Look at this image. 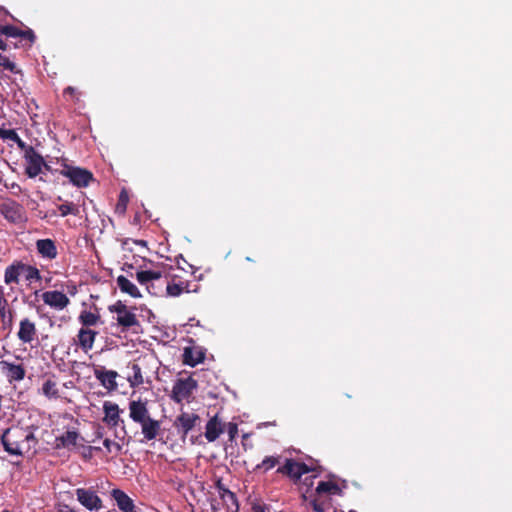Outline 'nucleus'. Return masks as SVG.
<instances>
[{
    "label": "nucleus",
    "instance_id": "43",
    "mask_svg": "<svg viewBox=\"0 0 512 512\" xmlns=\"http://www.w3.org/2000/svg\"><path fill=\"white\" fill-rule=\"evenodd\" d=\"M79 93L77 92L76 88L74 87H67L65 90H64V96L66 95H69L71 97H76Z\"/></svg>",
    "mask_w": 512,
    "mask_h": 512
},
{
    "label": "nucleus",
    "instance_id": "38",
    "mask_svg": "<svg viewBox=\"0 0 512 512\" xmlns=\"http://www.w3.org/2000/svg\"><path fill=\"white\" fill-rule=\"evenodd\" d=\"M309 505L312 507L313 512H329L330 508L325 506L323 502H317L313 499L309 500Z\"/></svg>",
    "mask_w": 512,
    "mask_h": 512
},
{
    "label": "nucleus",
    "instance_id": "32",
    "mask_svg": "<svg viewBox=\"0 0 512 512\" xmlns=\"http://www.w3.org/2000/svg\"><path fill=\"white\" fill-rule=\"evenodd\" d=\"M279 462V457L267 456L256 466V469H263L265 472L274 468Z\"/></svg>",
    "mask_w": 512,
    "mask_h": 512
},
{
    "label": "nucleus",
    "instance_id": "11",
    "mask_svg": "<svg viewBox=\"0 0 512 512\" xmlns=\"http://www.w3.org/2000/svg\"><path fill=\"white\" fill-rule=\"evenodd\" d=\"M42 299L45 304L57 310H63L70 303L69 298L60 291H47L42 294Z\"/></svg>",
    "mask_w": 512,
    "mask_h": 512
},
{
    "label": "nucleus",
    "instance_id": "44",
    "mask_svg": "<svg viewBox=\"0 0 512 512\" xmlns=\"http://www.w3.org/2000/svg\"><path fill=\"white\" fill-rule=\"evenodd\" d=\"M6 306L7 301L4 298H0V313L2 317L5 316Z\"/></svg>",
    "mask_w": 512,
    "mask_h": 512
},
{
    "label": "nucleus",
    "instance_id": "46",
    "mask_svg": "<svg viewBox=\"0 0 512 512\" xmlns=\"http://www.w3.org/2000/svg\"><path fill=\"white\" fill-rule=\"evenodd\" d=\"M8 48V45L5 41H3L2 39H0V50L2 51H6Z\"/></svg>",
    "mask_w": 512,
    "mask_h": 512
},
{
    "label": "nucleus",
    "instance_id": "16",
    "mask_svg": "<svg viewBox=\"0 0 512 512\" xmlns=\"http://www.w3.org/2000/svg\"><path fill=\"white\" fill-rule=\"evenodd\" d=\"M37 252L41 257L53 260L57 257V247L52 239H39L36 241Z\"/></svg>",
    "mask_w": 512,
    "mask_h": 512
},
{
    "label": "nucleus",
    "instance_id": "4",
    "mask_svg": "<svg viewBox=\"0 0 512 512\" xmlns=\"http://www.w3.org/2000/svg\"><path fill=\"white\" fill-rule=\"evenodd\" d=\"M60 173L63 176L69 178V180L75 186H78V187L88 186L89 183L91 182V180L93 179V175L90 171L83 169V168L69 166V165H64V167Z\"/></svg>",
    "mask_w": 512,
    "mask_h": 512
},
{
    "label": "nucleus",
    "instance_id": "1",
    "mask_svg": "<svg viewBox=\"0 0 512 512\" xmlns=\"http://www.w3.org/2000/svg\"><path fill=\"white\" fill-rule=\"evenodd\" d=\"M1 443L10 455L21 456L29 452L37 440L32 432L21 428H7L1 436Z\"/></svg>",
    "mask_w": 512,
    "mask_h": 512
},
{
    "label": "nucleus",
    "instance_id": "39",
    "mask_svg": "<svg viewBox=\"0 0 512 512\" xmlns=\"http://www.w3.org/2000/svg\"><path fill=\"white\" fill-rule=\"evenodd\" d=\"M136 278L141 285H148V283H149L148 271L137 272ZM147 289L150 291L149 286H147Z\"/></svg>",
    "mask_w": 512,
    "mask_h": 512
},
{
    "label": "nucleus",
    "instance_id": "8",
    "mask_svg": "<svg viewBox=\"0 0 512 512\" xmlns=\"http://www.w3.org/2000/svg\"><path fill=\"white\" fill-rule=\"evenodd\" d=\"M94 376L108 391H115L118 388L116 382L118 373L116 371L106 370L104 367H97L94 369Z\"/></svg>",
    "mask_w": 512,
    "mask_h": 512
},
{
    "label": "nucleus",
    "instance_id": "40",
    "mask_svg": "<svg viewBox=\"0 0 512 512\" xmlns=\"http://www.w3.org/2000/svg\"><path fill=\"white\" fill-rule=\"evenodd\" d=\"M103 445L109 453H111L113 449H115L117 452L121 450V446L110 439H105L103 441Z\"/></svg>",
    "mask_w": 512,
    "mask_h": 512
},
{
    "label": "nucleus",
    "instance_id": "26",
    "mask_svg": "<svg viewBox=\"0 0 512 512\" xmlns=\"http://www.w3.org/2000/svg\"><path fill=\"white\" fill-rule=\"evenodd\" d=\"M0 137L16 142L18 147L24 152V156L26 155L27 149L33 148L32 146L26 145V143L21 140L17 135L16 130H0Z\"/></svg>",
    "mask_w": 512,
    "mask_h": 512
},
{
    "label": "nucleus",
    "instance_id": "19",
    "mask_svg": "<svg viewBox=\"0 0 512 512\" xmlns=\"http://www.w3.org/2000/svg\"><path fill=\"white\" fill-rule=\"evenodd\" d=\"M36 334V327L33 322L25 318L21 320L17 336L23 343H30Z\"/></svg>",
    "mask_w": 512,
    "mask_h": 512
},
{
    "label": "nucleus",
    "instance_id": "15",
    "mask_svg": "<svg viewBox=\"0 0 512 512\" xmlns=\"http://www.w3.org/2000/svg\"><path fill=\"white\" fill-rule=\"evenodd\" d=\"M111 496L115 500L117 507L122 512H136L133 500L122 490L113 489Z\"/></svg>",
    "mask_w": 512,
    "mask_h": 512
},
{
    "label": "nucleus",
    "instance_id": "3",
    "mask_svg": "<svg viewBox=\"0 0 512 512\" xmlns=\"http://www.w3.org/2000/svg\"><path fill=\"white\" fill-rule=\"evenodd\" d=\"M197 387V381L192 377L180 378L173 385L171 399L176 403H181L184 400L189 402Z\"/></svg>",
    "mask_w": 512,
    "mask_h": 512
},
{
    "label": "nucleus",
    "instance_id": "23",
    "mask_svg": "<svg viewBox=\"0 0 512 512\" xmlns=\"http://www.w3.org/2000/svg\"><path fill=\"white\" fill-rule=\"evenodd\" d=\"M116 281L121 292L126 293L133 298H140L142 296L139 289L125 276H118Z\"/></svg>",
    "mask_w": 512,
    "mask_h": 512
},
{
    "label": "nucleus",
    "instance_id": "36",
    "mask_svg": "<svg viewBox=\"0 0 512 512\" xmlns=\"http://www.w3.org/2000/svg\"><path fill=\"white\" fill-rule=\"evenodd\" d=\"M0 66L3 67V69L8 70L12 73H18L16 64L12 62L7 56L2 55L0 53Z\"/></svg>",
    "mask_w": 512,
    "mask_h": 512
},
{
    "label": "nucleus",
    "instance_id": "20",
    "mask_svg": "<svg viewBox=\"0 0 512 512\" xmlns=\"http://www.w3.org/2000/svg\"><path fill=\"white\" fill-rule=\"evenodd\" d=\"M141 431L146 441H151L157 437L160 431V422L158 420L147 418L144 422L140 423Z\"/></svg>",
    "mask_w": 512,
    "mask_h": 512
},
{
    "label": "nucleus",
    "instance_id": "29",
    "mask_svg": "<svg viewBox=\"0 0 512 512\" xmlns=\"http://www.w3.org/2000/svg\"><path fill=\"white\" fill-rule=\"evenodd\" d=\"M217 489L219 492L220 497L225 502H231L236 509L238 508L237 499L233 492H231L229 489H227L220 481L217 482Z\"/></svg>",
    "mask_w": 512,
    "mask_h": 512
},
{
    "label": "nucleus",
    "instance_id": "25",
    "mask_svg": "<svg viewBox=\"0 0 512 512\" xmlns=\"http://www.w3.org/2000/svg\"><path fill=\"white\" fill-rule=\"evenodd\" d=\"M183 358L185 364L194 367L204 360V354L194 348H185Z\"/></svg>",
    "mask_w": 512,
    "mask_h": 512
},
{
    "label": "nucleus",
    "instance_id": "18",
    "mask_svg": "<svg viewBox=\"0 0 512 512\" xmlns=\"http://www.w3.org/2000/svg\"><path fill=\"white\" fill-rule=\"evenodd\" d=\"M21 275H23V263L21 261H16L5 269L4 282L7 285L18 284Z\"/></svg>",
    "mask_w": 512,
    "mask_h": 512
},
{
    "label": "nucleus",
    "instance_id": "7",
    "mask_svg": "<svg viewBox=\"0 0 512 512\" xmlns=\"http://www.w3.org/2000/svg\"><path fill=\"white\" fill-rule=\"evenodd\" d=\"M24 158L26 161L25 173L29 178L38 176L42 171V167L46 166L43 157L34 148L27 149Z\"/></svg>",
    "mask_w": 512,
    "mask_h": 512
},
{
    "label": "nucleus",
    "instance_id": "30",
    "mask_svg": "<svg viewBox=\"0 0 512 512\" xmlns=\"http://www.w3.org/2000/svg\"><path fill=\"white\" fill-rule=\"evenodd\" d=\"M23 275L27 281H39L41 280V274L40 271L31 265H27L23 263Z\"/></svg>",
    "mask_w": 512,
    "mask_h": 512
},
{
    "label": "nucleus",
    "instance_id": "14",
    "mask_svg": "<svg viewBox=\"0 0 512 512\" xmlns=\"http://www.w3.org/2000/svg\"><path fill=\"white\" fill-rule=\"evenodd\" d=\"M84 439L76 431H66L61 436L56 438L57 448H75L77 446H83Z\"/></svg>",
    "mask_w": 512,
    "mask_h": 512
},
{
    "label": "nucleus",
    "instance_id": "45",
    "mask_svg": "<svg viewBox=\"0 0 512 512\" xmlns=\"http://www.w3.org/2000/svg\"><path fill=\"white\" fill-rule=\"evenodd\" d=\"M253 510H254V512H267V511H266V509H265V507L260 506V505H258V506H254V507H253Z\"/></svg>",
    "mask_w": 512,
    "mask_h": 512
},
{
    "label": "nucleus",
    "instance_id": "35",
    "mask_svg": "<svg viewBox=\"0 0 512 512\" xmlns=\"http://www.w3.org/2000/svg\"><path fill=\"white\" fill-rule=\"evenodd\" d=\"M58 210L62 217H65L68 214L77 215L79 213L77 206L73 203L61 204L58 206Z\"/></svg>",
    "mask_w": 512,
    "mask_h": 512
},
{
    "label": "nucleus",
    "instance_id": "37",
    "mask_svg": "<svg viewBox=\"0 0 512 512\" xmlns=\"http://www.w3.org/2000/svg\"><path fill=\"white\" fill-rule=\"evenodd\" d=\"M18 38L28 40L29 46H31L36 40L35 33L31 29H27V30L20 29V34L18 35Z\"/></svg>",
    "mask_w": 512,
    "mask_h": 512
},
{
    "label": "nucleus",
    "instance_id": "21",
    "mask_svg": "<svg viewBox=\"0 0 512 512\" xmlns=\"http://www.w3.org/2000/svg\"><path fill=\"white\" fill-rule=\"evenodd\" d=\"M223 433V427L217 416L211 418L206 424L205 438L214 442Z\"/></svg>",
    "mask_w": 512,
    "mask_h": 512
},
{
    "label": "nucleus",
    "instance_id": "2",
    "mask_svg": "<svg viewBox=\"0 0 512 512\" xmlns=\"http://www.w3.org/2000/svg\"><path fill=\"white\" fill-rule=\"evenodd\" d=\"M0 214L14 225L24 224L28 220L24 207L13 199H4L0 202Z\"/></svg>",
    "mask_w": 512,
    "mask_h": 512
},
{
    "label": "nucleus",
    "instance_id": "42",
    "mask_svg": "<svg viewBox=\"0 0 512 512\" xmlns=\"http://www.w3.org/2000/svg\"><path fill=\"white\" fill-rule=\"evenodd\" d=\"M149 282L153 280H159L162 277V273L160 271H148Z\"/></svg>",
    "mask_w": 512,
    "mask_h": 512
},
{
    "label": "nucleus",
    "instance_id": "6",
    "mask_svg": "<svg viewBox=\"0 0 512 512\" xmlns=\"http://www.w3.org/2000/svg\"><path fill=\"white\" fill-rule=\"evenodd\" d=\"M75 494L79 503L90 511H99L103 506L102 500L93 489L78 488Z\"/></svg>",
    "mask_w": 512,
    "mask_h": 512
},
{
    "label": "nucleus",
    "instance_id": "5",
    "mask_svg": "<svg viewBox=\"0 0 512 512\" xmlns=\"http://www.w3.org/2000/svg\"><path fill=\"white\" fill-rule=\"evenodd\" d=\"M109 311L117 313V323L125 329L139 324L136 315L128 311L127 306L121 301L109 306Z\"/></svg>",
    "mask_w": 512,
    "mask_h": 512
},
{
    "label": "nucleus",
    "instance_id": "33",
    "mask_svg": "<svg viewBox=\"0 0 512 512\" xmlns=\"http://www.w3.org/2000/svg\"><path fill=\"white\" fill-rule=\"evenodd\" d=\"M0 34L6 37L18 38L20 29L13 25H2L0 24Z\"/></svg>",
    "mask_w": 512,
    "mask_h": 512
},
{
    "label": "nucleus",
    "instance_id": "12",
    "mask_svg": "<svg viewBox=\"0 0 512 512\" xmlns=\"http://www.w3.org/2000/svg\"><path fill=\"white\" fill-rule=\"evenodd\" d=\"M103 411V421L109 427H117L120 423H124V421L120 418V408L118 404L111 401H105L103 404Z\"/></svg>",
    "mask_w": 512,
    "mask_h": 512
},
{
    "label": "nucleus",
    "instance_id": "48",
    "mask_svg": "<svg viewBox=\"0 0 512 512\" xmlns=\"http://www.w3.org/2000/svg\"><path fill=\"white\" fill-rule=\"evenodd\" d=\"M2 512H9V511H2Z\"/></svg>",
    "mask_w": 512,
    "mask_h": 512
},
{
    "label": "nucleus",
    "instance_id": "24",
    "mask_svg": "<svg viewBox=\"0 0 512 512\" xmlns=\"http://www.w3.org/2000/svg\"><path fill=\"white\" fill-rule=\"evenodd\" d=\"M41 392L48 399H57L60 397L57 382L53 379V377H48L43 382Z\"/></svg>",
    "mask_w": 512,
    "mask_h": 512
},
{
    "label": "nucleus",
    "instance_id": "31",
    "mask_svg": "<svg viewBox=\"0 0 512 512\" xmlns=\"http://www.w3.org/2000/svg\"><path fill=\"white\" fill-rule=\"evenodd\" d=\"M99 320V315L94 314L90 311H83L79 316V321L84 326H94Z\"/></svg>",
    "mask_w": 512,
    "mask_h": 512
},
{
    "label": "nucleus",
    "instance_id": "22",
    "mask_svg": "<svg viewBox=\"0 0 512 512\" xmlns=\"http://www.w3.org/2000/svg\"><path fill=\"white\" fill-rule=\"evenodd\" d=\"M97 332L91 329L81 328L78 332V343L83 351L87 352L92 349Z\"/></svg>",
    "mask_w": 512,
    "mask_h": 512
},
{
    "label": "nucleus",
    "instance_id": "10",
    "mask_svg": "<svg viewBox=\"0 0 512 512\" xmlns=\"http://www.w3.org/2000/svg\"><path fill=\"white\" fill-rule=\"evenodd\" d=\"M310 469L304 463L297 462L293 459H287L282 467H279L277 472L286 474L292 478L299 479L302 475L308 473Z\"/></svg>",
    "mask_w": 512,
    "mask_h": 512
},
{
    "label": "nucleus",
    "instance_id": "27",
    "mask_svg": "<svg viewBox=\"0 0 512 512\" xmlns=\"http://www.w3.org/2000/svg\"><path fill=\"white\" fill-rule=\"evenodd\" d=\"M132 373L128 375L127 380L131 387H138L143 384V375L141 371V367L138 364H133L131 366Z\"/></svg>",
    "mask_w": 512,
    "mask_h": 512
},
{
    "label": "nucleus",
    "instance_id": "47",
    "mask_svg": "<svg viewBox=\"0 0 512 512\" xmlns=\"http://www.w3.org/2000/svg\"><path fill=\"white\" fill-rule=\"evenodd\" d=\"M139 244H140V245H145V244H146V242H145V241H143V240H141V241H139Z\"/></svg>",
    "mask_w": 512,
    "mask_h": 512
},
{
    "label": "nucleus",
    "instance_id": "13",
    "mask_svg": "<svg viewBox=\"0 0 512 512\" xmlns=\"http://www.w3.org/2000/svg\"><path fill=\"white\" fill-rule=\"evenodd\" d=\"M129 416L135 423H142L150 417L147 403L141 400H132L129 403Z\"/></svg>",
    "mask_w": 512,
    "mask_h": 512
},
{
    "label": "nucleus",
    "instance_id": "9",
    "mask_svg": "<svg viewBox=\"0 0 512 512\" xmlns=\"http://www.w3.org/2000/svg\"><path fill=\"white\" fill-rule=\"evenodd\" d=\"M199 416L194 413L182 412L174 421V427L185 437L196 425Z\"/></svg>",
    "mask_w": 512,
    "mask_h": 512
},
{
    "label": "nucleus",
    "instance_id": "28",
    "mask_svg": "<svg viewBox=\"0 0 512 512\" xmlns=\"http://www.w3.org/2000/svg\"><path fill=\"white\" fill-rule=\"evenodd\" d=\"M338 491H339V487L337 486V484H335L331 481H321L318 483V485L315 489L316 495H320V496H321V494H325V495L335 494Z\"/></svg>",
    "mask_w": 512,
    "mask_h": 512
},
{
    "label": "nucleus",
    "instance_id": "41",
    "mask_svg": "<svg viewBox=\"0 0 512 512\" xmlns=\"http://www.w3.org/2000/svg\"><path fill=\"white\" fill-rule=\"evenodd\" d=\"M311 499H313L314 501H317V502H323V503H325L326 507L330 508V498L328 497V495L321 494V496H320V495H316V493L314 492V494L311 495Z\"/></svg>",
    "mask_w": 512,
    "mask_h": 512
},
{
    "label": "nucleus",
    "instance_id": "34",
    "mask_svg": "<svg viewBox=\"0 0 512 512\" xmlns=\"http://www.w3.org/2000/svg\"><path fill=\"white\" fill-rule=\"evenodd\" d=\"M186 286H184L182 283H167L166 291L167 294L171 297H177L179 296Z\"/></svg>",
    "mask_w": 512,
    "mask_h": 512
},
{
    "label": "nucleus",
    "instance_id": "17",
    "mask_svg": "<svg viewBox=\"0 0 512 512\" xmlns=\"http://www.w3.org/2000/svg\"><path fill=\"white\" fill-rule=\"evenodd\" d=\"M0 366L2 371L6 374L9 382L21 381L25 377V369L21 365L12 364L8 361H1Z\"/></svg>",
    "mask_w": 512,
    "mask_h": 512
}]
</instances>
